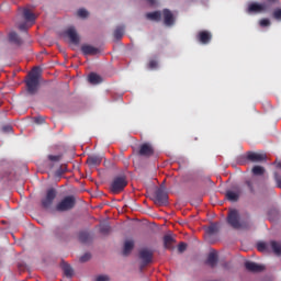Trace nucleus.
Masks as SVG:
<instances>
[{"label": "nucleus", "mask_w": 281, "mask_h": 281, "mask_svg": "<svg viewBox=\"0 0 281 281\" xmlns=\"http://www.w3.org/2000/svg\"><path fill=\"white\" fill-rule=\"evenodd\" d=\"M25 85L30 95H36V93H38V87L41 85V69L38 67L32 69L25 80Z\"/></svg>", "instance_id": "1"}, {"label": "nucleus", "mask_w": 281, "mask_h": 281, "mask_svg": "<svg viewBox=\"0 0 281 281\" xmlns=\"http://www.w3.org/2000/svg\"><path fill=\"white\" fill-rule=\"evenodd\" d=\"M128 186V181L126 180V177L124 176H117L114 177L110 184V191L112 194H120L121 192H124V188Z\"/></svg>", "instance_id": "2"}, {"label": "nucleus", "mask_w": 281, "mask_h": 281, "mask_svg": "<svg viewBox=\"0 0 281 281\" xmlns=\"http://www.w3.org/2000/svg\"><path fill=\"white\" fill-rule=\"evenodd\" d=\"M76 207V198L74 195H68L64 198L57 205V212H69Z\"/></svg>", "instance_id": "3"}, {"label": "nucleus", "mask_w": 281, "mask_h": 281, "mask_svg": "<svg viewBox=\"0 0 281 281\" xmlns=\"http://www.w3.org/2000/svg\"><path fill=\"white\" fill-rule=\"evenodd\" d=\"M155 252H153L151 249L148 248H143L139 250L138 252V258L139 260H142L140 263V271L144 269V267L150 265V262H153V256Z\"/></svg>", "instance_id": "4"}, {"label": "nucleus", "mask_w": 281, "mask_h": 281, "mask_svg": "<svg viewBox=\"0 0 281 281\" xmlns=\"http://www.w3.org/2000/svg\"><path fill=\"white\" fill-rule=\"evenodd\" d=\"M227 223L233 227V229H243V223H240V215L238 211L232 210L227 216Z\"/></svg>", "instance_id": "5"}, {"label": "nucleus", "mask_w": 281, "mask_h": 281, "mask_svg": "<svg viewBox=\"0 0 281 281\" xmlns=\"http://www.w3.org/2000/svg\"><path fill=\"white\" fill-rule=\"evenodd\" d=\"M247 14H261V12H267V4L250 2L246 10Z\"/></svg>", "instance_id": "6"}, {"label": "nucleus", "mask_w": 281, "mask_h": 281, "mask_svg": "<svg viewBox=\"0 0 281 281\" xmlns=\"http://www.w3.org/2000/svg\"><path fill=\"white\" fill-rule=\"evenodd\" d=\"M246 159L247 161H251V164H262V161H267V154L248 151L246 154Z\"/></svg>", "instance_id": "7"}, {"label": "nucleus", "mask_w": 281, "mask_h": 281, "mask_svg": "<svg viewBox=\"0 0 281 281\" xmlns=\"http://www.w3.org/2000/svg\"><path fill=\"white\" fill-rule=\"evenodd\" d=\"M155 203L156 205H168V192H166L162 188L156 190Z\"/></svg>", "instance_id": "8"}, {"label": "nucleus", "mask_w": 281, "mask_h": 281, "mask_svg": "<svg viewBox=\"0 0 281 281\" xmlns=\"http://www.w3.org/2000/svg\"><path fill=\"white\" fill-rule=\"evenodd\" d=\"M54 199H56V190L48 189L46 192V196L42 199V207H44V210H48V207H52V203H54Z\"/></svg>", "instance_id": "9"}, {"label": "nucleus", "mask_w": 281, "mask_h": 281, "mask_svg": "<svg viewBox=\"0 0 281 281\" xmlns=\"http://www.w3.org/2000/svg\"><path fill=\"white\" fill-rule=\"evenodd\" d=\"M64 36H67L69 38L70 43L72 45H78L80 43V37L78 36V32L76 31V27L70 26L64 32Z\"/></svg>", "instance_id": "10"}, {"label": "nucleus", "mask_w": 281, "mask_h": 281, "mask_svg": "<svg viewBox=\"0 0 281 281\" xmlns=\"http://www.w3.org/2000/svg\"><path fill=\"white\" fill-rule=\"evenodd\" d=\"M245 267L247 271H250V273H262V271H265V266L258 265L254 261H246Z\"/></svg>", "instance_id": "11"}, {"label": "nucleus", "mask_w": 281, "mask_h": 281, "mask_svg": "<svg viewBox=\"0 0 281 281\" xmlns=\"http://www.w3.org/2000/svg\"><path fill=\"white\" fill-rule=\"evenodd\" d=\"M240 194H243V190L240 188L236 187L235 191H226V199L227 201H231V203H236L238 199H240Z\"/></svg>", "instance_id": "12"}, {"label": "nucleus", "mask_w": 281, "mask_h": 281, "mask_svg": "<svg viewBox=\"0 0 281 281\" xmlns=\"http://www.w3.org/2000/svg\"><path fill=\"white\" fill-rule=\"evenodd\" d=\"M196 41L202 45H207L212 41V33L209 31H200L196 35Z\"/></svg>", "instance_id": "13"}, {"label": "nucleus", "mask_w": 281, "mask_h": 281, "mask_svg": "<svg viewBox=\"0 0 281 281\" xmlns=\"http://www.w3.org/2000/svg\"><path fill=\"white\" fill-rule=\"evenodd\" d=\"M81 52H82L83 56H95L97 54L100 53V49L92 45L83 44L81 46Z\"/></svg>", "instance_id": "14"}, {"label": "nucleus", "mask_w": 281, "mask_h": 281, "mask_svg": "<svg viewBox=\"0 0 281 281\" xmlns=\"http://www.w3.org/2000/svg\"><path fill=\"white\" fill-rule=\"evenodd\" d=\"M162 16L165 21V25L170 27L171 25H175V15L172 14L171 10L164 9Z\"/></svg>", "instance_id": "15"}, {"label": "nucleus", "mask_w": 281, "mask_h": 281, "mask_svg": "<svg viewBox=\"0 0 281 281\" xmlns=\"http://www.w3.org/2000/svg\"><path fill=\"white\" fill-rule=\"evenodd\" d=\"M154 153L155 150L153 149V146H150L149 144L145 143L140 145L139 155L142 157H150L154 155Z\"/></svg>", "instance_id": "16"}, {"label": "nucleus", "mask_w": 281, "mask_h": 281, "mask_svg": "<svg viewBox=\"0 0 281 281\" xmlns=\"http://www.w3.org/2000/svg\"><path fill=\"white\" fill-rule=\"evenodd\" d=\"M206 263L210 265L212 267V269H214V267H216V265L218 263V254H216L215 250H212L209 254Z\"/></svg>", "instance_id": "17"}, {"label": "nucleus", "mask_w": 281, "mask_h": 281, "mask_svg": "<svg viewBox=\"0 0 281 281\" xmlns=\"http://www.w3.org/2000/svg\"><path fill=\"white\" fill-rule=\"evenodd\" d=\"M23 18L26 23H32V25H34V22L36 21V15L30 11V9H23Z\"/></svg>", "instance_id": "18"}, {"label": "nucleus", "mask_w": 281, "mask_h": 281, "mask_svg": "<svg viewBox=\"0 0 281 281\" xmlns=\"http://www.w3.org/2000/svg\"><path fill=\"white\" fill-rule=\"evenodd\" d=\"M134 247H135V241L133 239L125 240L124 247H123V255L128 256V254L133 251Z\"/></svg>", "instance_id": "19"}, {"label": "nucleus", "mask_w": 281, "mask_h": 281, "mask_svg": "<svg viewBox=\"0 0 281 281\" xmlns=\"http://www.w3.org/2000/svg\"><path fill=\"white\" fill-rule=\"evenodd\" d=\"M87 164L91 168H93V166H100V164H102V158L100 156H89Z\"/></svg>", "instance_id": "20"}, {"label": "nucleus", "mask_w": 281, "mask_h": 281, "mask_svg": "<svg viewBox=\"0 0 281 281\" xmlns=\"http://www.w3.org/2000/svg\"><path fill=\"white\" fill-rule=\"evenodd\" d=\"M61 269H63L64 276H66V278H74V268H71V266L69 263L63 262Z\"/></svg>", "instance_id": "21"}, {"label": "nucleus", "mask_w": 281, "mask_h": 281, "mask_svg": "<svg viewBox=\"0 0 281 281\" xmlns=\"http://www.w3.org/2000/svg\"><path fill=\"white\" fill-rule=\"evenodd\" d=\"M270 250H272L276 256H281V243L271 240L270 241Z\"/></svg>", "instance_id": "22"}, {"label": "nucleus", "mask_w": 281, "mask_h": 281, "mask_svg": "<svg viewBox=\"0 0 281 281\" xmlns=\"http://www.w3.org/2000/svg\"><path fill=\"white\" fill-rule=\"evenodd\" d=\"M88 81L90 82V85H100V82H102V77H100L98 74L95 72H91L88 76Z\"/></svg>", "instance_id": "23"}, {"label": "nucleus", "mask_w": 281, "mask_h": 281, "mask_svg": "<svg viewBox=\"0 0 281 281\" xmlns=\"http://www.w3.org/2000/svg\"><path fill=\"white\" fill-rule=\"evenodd\" d=\"M9 41L10 43H14L15 45H21L23 43V40H21L16 32H11L9 34Z\"/></svg>", "instance_id": "24"}, {"label": "nucleus", "mask_w": 281, "mask_h": 281, "mask_svg": "<svg viewBox=\"0 0 281 281\" xmlns=\"http://www.w3.org/2000/svg\"><path fill=\"white\" fill-rule=\"evenodd\" d=\"M172 243H175V238L172 237V235L164 236V245L166 249H172Z\"/></svg>", "instance_id": "25"}, {"label": "nucleus", "mask_w": 281, "mask_h": 281, "mask_svg": "<svg viewBox=\"0 0 281 281\" xmlns=\"http://www.w3.org/2000/svg\"><path fill=\"white\" fill-rule=\"evenodd\" d=\"M146 18L149 19V21H161V12L154 11L146 14Z\"/></svg>", "instance_id": "26"}, {"label": "nucleus", "mask_w": 281, "mask_h": 281, "mask_svg": "<svg viewBox=\"0 0 281 281\" xmlns=\"http://www.w3.org/2000/svg\"><path fill=\"white\" fill-rule=\"evenodd\" d=\"M258 251H261L262 254L270 251V243L260 241L257 244Z\"/></svg>", "instance_id": "27"}, {"label": "nucleus", "mask_w": 281, "mask_h": 281, "mask_svg": "<svg viewBox=\"0 0 281 281\" xmlns=\"http://www.w3.org/2000/svg\"><path fill=\"white\" fill-rule=\"evenodd\" d=\"M113 36H114L115 41L122 40V37L124 36V26H117L114 30Z\"/></svg>", "instance_id": "28"}, {"label": "nucleus", "mask_w": 281, "mask_h": 281, "mask_svg": "<svg viewBox=\"0 0 281 281\" xmlns=\"http://www.w3.org/2000/svg\"><path fill=\"white\" fill-rule=\"evenodd\" d=\"M251 172L255 175V177H262V175H265V167L255 166L252 167Z\"/></svg>", "instance_id": "29"}, {"label": "nucleus", "mask_w": 281, "mask_h": 281, "mask_svg": "<svg viewBox=\"0 0 281 281\" xmlns=\"http://www.w3.org/2000/svg\"><path fill=\"white\" fill-rule=\"evenodd\" d=\"M65 172H67V165H61L55 172V177H57L58 179H60Z\"/></svg>", "instance_id": "30"}, {"label": "nucleus", "mask_w": 281, "mask_h": 281, "mask_svg": "<svg viewBox=\"0 0 281 281\" xmlns=\"http://www.w3.org/2000/svg\"><path fill=\"white\" fill-rule=\"evenodd\" d=\"M245 186H247L248 191L250 192V194H256V187L254 186V181L246 180Z\"/></svg>", "instance_id": "31"}, {"label": "nucleus", "mask_w": 281, "mask_h": 281, "mask_svg": "<svg viewBox=\"0 0 281 281\" xmlns=\"http://www.w3.org/2000/svg\"><path fill=\"white\" fill-rule=\"evenodd\" d=\"M270 221H276V218H278V216H280V212L278 211V209H272L269 211L268 213Z\"/></svg>", "instance_id": "32"}, {"label": "nucleus", "mask_w": 281, "mask_h": 281, "mask_svg": "<svg viewBox=\"0 0 281 281\" xmlns=\"http://www.w3.org/2000/svg\"><path fill=\"white\" fill-rule=\"evenodd\" d=\"M216 232H218V225L217 224H211L207 228H206V234H216Z\"/></svg>", "instance_id": "33"}, {"label": "nucleus", "mask_w": 281, "mask_h": 281, "mask_svg": "<svg viewBox=\"0 0 281 281\" xmlns=\"http://www.w3.org/2000/svg\"><path fill=\"white\" fill-rule=\"evenodd\" d=\"M79 240H80V243H89V233L81 232L79 234Z\"/></svg>", "instance_id": "34"}, {"label": "nucleus", "mask_w": 281, "mask_h": 281, "mask_svg": "<svg viewBox=\"0 0 281 281\" xmlns=\"http://www.w3.org/2000/svg\"><path fill=\"white\" fill-rule=\"evenodd\" d=\"M77 15L80 16V19H87V16H89V11H87V9H79Z\"/></svg>", "instance_id": "35"}, {"label": "nucleus", "mask_w": 281, "mask_h": 281, "mask_svg": "<svg viewBox=\"0 0 281 281\" xmlns=\"http://www.w3.org/2000/svg\"><path fill=\"white\" fill-rule=\"evenodd\" d=\"M109 232H111V226H109L108 224H102L100 226V233L101 234H109Z\"/></svg>", "instance_id": "36"}, {"label": "nucleus", "mask_w": 281, "mask_h": 281, "mask_svg": "<svg viewBox=\"0 0 281 281\" xmlns=\"http://www.w3.org/2000/svg\"><path fill=\"white\" fill-rule=\"evenodd\" d=\"M157 67H159V63L155 59H150L149 64H148V68L149 69H157Z\"/></svg>", "instance_id": "37"}, {"label": "nucleus", "mask_w": 281, "mask_h": 281, "mask_svg": "<svg viewBox=\"0 0 281 281\" xmlns=\"http://www.w3.org/2000/svg\"><path fill=\"white\" fill-rule=\"evenodd\" d=\"M259 24L261 27H269V25H271V21H269V19H262Z\"/></svg>", "instance_id": "38"}, {"label": "nucleus", "mask_w": 281, "mask_h": 281, "mask_svg": "<svg viewBox=\"0 0 281 281\" xmlns=\"http://www.w3.org/2000/svg\"><path fill=\"white\" fill-rule=\"evenodd\" d=\"M186 249H188V244H186V243H180V244L178 245V251H179L180 254H183V251H186Z\"/></svg>", "instance_id": "39"}, {"label": "nucleus", "mask_w": 281, "mask_h": 281, "mask_svg": "<svg viewBox=\"0 0 281 281\" xmlns=\"http://www.w3.org/2000/svg\"><path fill=\"white\" fill-rule=\"evenodd\" d=\"M80 262H88V260H91V254L87 252L83 256L80 257Z\"/></svg>", "instance_id": "40"}, {"label": "nucleus", "mask_w": 281, "mask_h": 281, "mask_svg": "<svg viewBox=\"0 0 281 281\" xmlns=\"http://www.w3.org/2000/svg\"><path fill=\"white\" fill-rule=\"evenodd\" d=\"M95 281H111V278L106 274H100L95 278Z\"/></svg>", "instance_id": "41"}, {"label": "nucleus", "mask_w": 281, "mask_h": 281, "mask_svg": "<svg viewBox=\"0 0 281 281\" xmlns=\"http://www.w3.org/2000/svg\"><path fill=\"white\" fill-rule=\"evenodd\" d=\"M29 27L30 26H27V23H22V24L19 25V30L21 32H27Z\"/></svg>", "instance_id": "42"}, {"label": "nucleus", "mask_w": 281, "mask_h": 281, "mask_svg": "<svg viewBox=\"0 0 281 281\" xmlns=\"http://www.w3.org/2000/svg\"><path fill=\"white\" fill-rule=\"evenodd\" d=\"M274 19L281 20V9H277L273 11Z\"/></svg>", "instance_id": "43"}, {"label": "nucleus", "mask_w": 281, "mask_h": 281, "mask_svg": "<svg viewBox=\"0 0 281 281\" xmlns=\"http://www.w3.org/2000/svg\"><path fill=\"white\" fill-rule=\"evenodd\" d=\"M274 181L277 183V188L281 189V177L278 176L277 173L274 175Z\"/></svg>", "instance_id": "44"}, {"label": "nucleus", "mask_w": 281, "mask_h": 281, "mask_svg": "<svg viewBox=\"0 0 281 281\" xmlns=\"http://www.w3.org/2000/svg\"><path fill=\"white\" fill-rule=\"evenodd\" d=\"M3 133H12V126L11 125H4L2 126Z\"/></svg>", "instance_id": "45"}, {"label": "nucleus", "mask_w": 281, "mask_h": 281, "mask_svg": "<svg viewBox=\"0 0 281 281\" xmlns=\"http://www.w3.org/2000/svg\"><path fill=\"white\" fill-rule=\"evenodd\" d=\"M35 123L36 124H45V119L43 116H37V117H35Z\"/></svg>", "instance_id": "46"}, {"label": "nucleus", "mask_w": 281, "mask_h": 281, "mask_svg": "<svg viewBox=\"0 0 281 281\" xmlns=\"http://www.w3.org/2000/svg\"><path fill=\"white\" fill-rule=\"evenodd\" d=\"M48 159H49V161H60V156L49 155Z\"/></svg>", "instance_id": "47"}, {"label": "nucleus", "mask_w": 281, "mask_h": 281, "mask_svg": "<svg viewBox=\"0 0 281 281\" xmlns=\"http://www.w3.org/2000/svg\"><path fill=\"white\" fill-rule=\"evenodd\" d=\"M147 3H149V5H155V3H157V0H147Z\"/></svg>", "instance_id": "48"}, {"label": "nucleus", "mask_w": 281, "mask_h": 281, "mask_svg": "<svg viewBox=\"0 0 281 281\" xmlns=\"http://www.w3.org/2000/svg\"><path fill=\"white\" fill-rule=\"evenodd\" d=\"M274 166H277V168H280V170H281V161H279V162H274Z\"/></svg>", "instance_id": "49"}, {"label": "nucleus", "mask_w": 281, "mask_h": 281, "mask_svg": "<svg viewBox=\"0 0 281 281\" xmlns=\"http://www.w3.org/2000/svg\"><path fill=\"white\" fill-rule=\"evenodd\" d=\"M270 1H276V0H270Z\"/></svg>", "instance_id": "50"}]
</instances>
